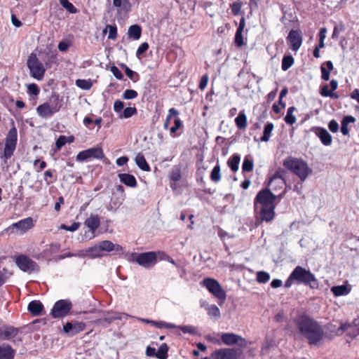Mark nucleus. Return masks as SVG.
Returning a JSON list of instances; mask_svg holds the SVG:
<instances>
[{
	"label": "nucleus",
	"mask_w": 359,
	"mask_h": 359,
	"mask_svg": "<svg viewBox=\"0 0 359 359\" xmlns=\"http://www.w3.org/2000/svg\"><path fill=\"white\" fill-rule=\"evenodd\" d=\"M294 323L309 345H318L325 337L321 325L306 312L298 313L294 319Z\"/></svg>",
	"instance_id": "obj_1"
},
{
	"label": "nucleus",
	"mask_w": 359,
	"mask_h": 359,
	"mask_svg": "<svg viewBox=\"0 0 359 359\" xmlns=\"http://www.w3.org/2000/svg\"><path fill=\"white\" fill-rule=\"evenodd\" d=\"M283 165L287 170L298 176L302 182L305 181L309 175L312 173V169L309 168L307 163L302 158L290 156L283 161Z\"/></svg>",
	"instance_id": "obj_2"
},
{
	"label": "nucleus",
	"mask_w": 359,
	"mask_h": 359,
	"mask_svg": "<svg viewBox=\"0 0 359 359\" xmlns=\"http://www.w3.org/2000/svg\"><path fill=\"white\" fill-rule=\"evenodd\" d=\"M61 107L62 100H60L59 95L53 93L48 102H44L36 107V112L39 116L47 118L59 111Z\"/></svg>",
	"instance_id": "obj_3"
},
{
	"label": "nucleus",
	"mask_w": 359,
	"mask_h": 359,
	"mask_svg": "<svg viewBox=\"0 0 359 359\" xmlns=\"http://www.w3.org/2000/svg\"><path fill=\"white\" fill-rule=\"evenodd\" d=\"M292 278H295L298 283L309 285L312 289L317 288L318 282L313 273L302 266H296L292 272Z\"/></svg>",
	"instance_id": "obj_4"
},
{
	"label": "nucleus",
	"mask_w": 359,
	"mask_h": 359,
	"mask_svg": "<svg viewBox=\"0 0 359 359\" xmlns=\"http://www.w3.org/2000/svg\"><path fill=\"white\" fill-rule=\"evenodd\" d=\"M12 124L14 125V122H12ZM18 141V131L17 128L15 126L9 130L8 133L6 135L5 139V148L4 150L3 156H1V158L4 159V162L6 163V161L10 158L16 148Z\"/></svg>",
	"instance_id": "obj_5"
},
{
	"label": "nucleus",
	"mask_w": 359,
	"mask_h": 359,
	"mask_svg": "<svg viewBox=\"0 0 359 359\" xmlns=\"http://www.w3.org/2000/svg\"><path fill=\"white\" fill-rule=\"evenodd\" d=\"M27 65L29 69L30 75L39 81L42 80L44 76L46 69L35 54L32 53L29 56Z\"/></svg>",
	"instance_id": "obj_6"
},
{
	"label": "nucleus",
	"mask_w": 359,
	"mask_h": 359,
	"mask_svg": "<svg viewBox=\"0 0 359 359\" xmlns=\"http://www.w3.org/2000/svg\"><path fill=\"white\" fill-rule=\"evenodd\" d=\"M276 196L267 189H262L257 194L255 201V208L258 210L259 207L276 206Z\"/></svg>",
	"instance_id": "obj_7"
},
{
	"label": "nucleus",
	"mask_w": 359,
	"mask_h": 359,
	"mask_svg": "<svg viewBox=\"0 0 359 359\" xmlns=\"http://www.w3.org/2000/svg\"><path fill=\"white\" fill-rule=\"evenodd\" d=\"M15 263L20 269L28 273L38 272L39 271L38 264L32 259L24 255L17 257Z\"/></svg>",
	"instance_id": "obj_8"
},
{
	"label": "nucleus",
	"mask_w": 359,
	"mask_h": 359,
	"mask_svg": "<svg viewBox=\"0 0 359 359\" xmlns=\"http://www.w3.org/2000/svg\"><path fill=\"white\" fill-rule=\"evenodd\" d=\"M203 285L208 290V291L212 294L215 297L220 300H224L226 299V292L222 287L220 284L211 278H206L203 280Z\"/></svg>",
	"instance_id": "obj_9"
},
{
	"label": "nucleus",
	"mask_w": 359,
	"mask_h": 359,
	"mask_svg": "<svg viewBox=\"0 0 359 359\" xmlns=\"http://www.w3.org/2000/svg\"><path fill=\"white\" fill-rule=\"evenodd\" d=\"M72 304L68 299L56 302L52 309L51 315L54 318H60L67 316L71 311Z\"/></svg>",
	"instance_id": "obj_10"
},
{
	"label": "nucleus",
	"mask_w": 359,
	"mask_h": 359,
	"mask_svg": "<svg viewBox=\"0 0 359 359\" xmlns=\"http://www.w3.org/2000/svg\"><path fill=\"white\" fill-rule=\"evenodd\" d=\"M133 260L139 265L149 268L156 262V255L154 252H142L140 254L134 253L132 255Z\"/></svg>",
	"instance_id": "obj_11"
},
{
	"label": "nucleus",
	"mask_w": 359,
	"mask_h": 359,
	"mask_svg": "<svg viewBox=\"0 0 359 359\" xmlns=\"http://www.w3.org/2000/svg\"><path fill=\"white\" fill-rule=\"evenodd\" d=\"M288 46L292 51L297 52L302 44V36L300 31L291 29L286 38Z\"/></svg>",
	"instance_id": "obj_12"
},
{
	"label": "nucleus",
	"mask_w": 359,
	"mask_h": 359,
	"mask_svg": "<svg viewBox=\"0 0 359 359\" xmlns=\"http://www.w3.org/2000/svg\"><path fill=\"white\" fill-rule=\"evenodd\" d=\"M104 157L102 149L99 147L90 148L82 151H80L76 156V161H83L90 158H95L101 159Z\"/></svg>",
	"instance_id": "obj_13"
},
{
	"label": "nucleus",
	"mask_w": 359,
	"mask_h": 359,
	"mask_svg": "<svg viewBox=\"0 0 359 359\" xmlns=\"http://www.w3.org/2000/svg\"><path fill=\"white\" fill-rule=\"evenodd\" d=\"M222 341L228 346L238 344L240 346H244L246 344V340L233 333H223L221 335Z\"/></svg>",
	"instance_id": "obj_14"
},
{
	"label": "nucleus",
	"mask_w": 359,
	"mask_h": 359,
	"mask_svg": "<svg viewBox=\"0 0 359 359\" xmlns=\"http://www.w3.org/2000/svg\"><path fill=\"white\" fill-rule=\"evenodd\" d=\"M285 170L279 168L274 175L270 178L268 185L274 191L277 190V187L274 186L275 182L278 183L280 188H283L285 184Z\"/></svg>",
	"instance_id": "obj_15"
},
{
	"label": "nucleus",
	"mask_w": 359,
	"mask_h": 359,
	"mask_svg": "<svg viewBox=\"0 0 359 359\" xmlns=\"http://www.w3.org/2000/svg\"><path fill=\"white\" fill-rule=\"evenodd\" d=\"M238 351L233 348H221L211 355V359H236Z\"/></svg>",
	"instance_id": "obj_16"
},
{
	"label": "nucleus",
	"mask_w": 359,
	"mask_h": 359,
	"mask_svg": "<svg viewBox=\"0 0 359 359\" xmlns=\"http://www.w3.org/2000/svg\"><path fill=\"white\" fill-rule=\"evenodd\" d=\"M311 130L319 137L322 144L325 146H330L332 142V137L328 131L322 127H313Z\"/></svg>",
	"instance_id": "obj_17"
},
{
	"label": "nucleus",
	"mask_w": 359,
	"mask_h": 359,
	"mask_svg": "<svg viewBox=\"0 0 359 359\" xmlns=\"http://www.w3.org/2000/svg\"><path fill=\"white\" fill-rule=\"evenodd\" d=\"M85 328V324L83 323H69L67 322L63 325V331L70 336H74L77 333L83 331Z\"/></svg>",
	"instance_id": "obj_18"
},
{
	"label": "nucleus",
	"mask_w": 359,
	"mask_h": 359,
	"mask_svg": "<svg viewBox=\"0 0 359 359\" xmlns=\"http://www.w3.org/2000/svg\"><path fill=\"white\" fill-rule=\"evenodd\" d=\"M19 330L12 326H4L0 328V339L10 340L18 335Z\"/></svg>",
	"instance_id": "obj_19"
},
{
	"label": "nucleus",
	"mask_w": 359,
	"mask_h": 359,
	"mask_svg": "<svg viewBox=\"0 0 359 359\" xmlns=\"http://www.w3.org/2000/svg\"><path fill=\"white\" fill-rule=\"evenodd\" d=\"M276 206L259 207V215L262 221L271 222L275 217Z\"/></svg>",
	"instance_id": "obj_20"
},
{
	"label": "nucleus",
	"mask_w": 359,
	"mask_h": 359,
	"mask_svg": "<svg viewBox=\"0 0 359 359\" xmlns=\"http://www.w3.org/2000/svg\"><path fill=\"white\" fill-rule=\"evenodd\" d=\"M34 226L33 219L32 217H27L21 219L19 222L12 224V228L19 229L20 231H25L31 229Z\"/></svg>",
	"instance_id": "obj_21"
},
{
	"label": "nucleus",
	"mask_w": 359,
	"mask_h": 359,
	"mask_svg": "<svg viewBox=\"0 0 359 359\" xmlns=\"http://www.w3.org/2000/svg\"><path fill=\"white\" fill-rule=\"evenodd\" d=\"M15 353V350L10 345H0V359H14Z\"/></svg>",
	"instance_id": "obj_22"
},
{
	"label": "nucleus",
	"mask_w": 359,
	"mask_h": 359,
	"mask_svg": "<svg viewBox=\"0 0 359 359\" xmlns=\"http://www.w3.org/2000/svg\"><path fill=\"white\" fill-rule=\"evenodd\" d=\"M245 26V18L242 17L240 20L239 26L237 28L236 35H235V43L238 47H241L244 44L243 37V31Z\"/></svg>",
	"instance_id": "obj_23"
},
{
	"label": "nucleus",
	"mask_w": 359,
	"mask_h": 359,
	"mask_svg": "<svg viewBox=\"0 0 359 359\" xmlns=\"http://www.w3.org/2000/svg\"><path fill=\"white\" fill-rule=\"evenodd\" d=\"M99 243L100 245V248L102 252H121L123 250L122 247L120 245L114 244L110 241H102Z\"/></svg>",
	"instance_id": "obj_24"
},
{
	"label": "nucleus",
	"mask_w": 359,
	"mask_h": 359,
	"mask_svg": "<svg viewBox=\"0 0 359 359\" xmlns=\"http://www.w3.org/2000/svg\"><path fill=\"white\" fill-rule=\"evenodd\" d=\"M119 180L125 185L130 187H135L137 186V181L135 177L128 173H120L118 175Z\"/></svg>",
	"instance_id": "obj_25"
},
{
	"label": "nucleus",
	"mask_w": 359,
	"mask_h": 359,
	"mask_svg": "<svg viewBox=\"0 0 359 359\" xmlns=\"http://www.w3.org/2000/svg\"><path fill=\"white\" fill-rule=\"evenodd\" d=\"M334 66L332 61L328 60L325 62L320 67L321 79L323 81H328L330 79V72L333 70Z\"/></svg>",
	"instance_id": "obj_26"
},
{
	"label": "nucleus",
	"mask_w": 359,
	"mask_h": 359,
	"mask_svg": "<svg viewBox=\"0 0 359 359\" xmlns=\"http://www.w3.org/2000/svg\"><path fill=\"white\" fill-rule=\"evenodd\" d=\"M351 291V286L347 285H337L331 287V292L335 297L347 295Z\"/></svg>",
	"instance_id": "obj_27"
},
{
	"label": "nucleus",
	"mask_w": 359,
	"mask_h": 359,
	"mask_svg": "<svg viewBox=\"0 0 359 359\" xmlns=\"http://www.w3.org/2000/svg\"><path fill=\"white\" fill-rule=\"evenodd\" d=\"M84 224L90 229L92 233H94L100 225V217L97 215H91L86 219Z\"/></svg>",
	"instance_id": "obj_28"
},
{
	"label": "nucleus",
	"mask_w": 359,
	"mask_h": 359,
	"mask_svg": "<svg viewBox=\"0 0 359 359\" xmlns=\"http://www.w3.org/2000/svg\"><path fill=\"white\" fill-rule=\"evenodd\" d=\"M28 311L34 316H39L43 309V306L39 301H32L28 304Z\"/></svg>",
	"instance_id": "obj_29"
},
{
	"label": "nucleus",
	"mask_w": 359,
	"mask_h": 359,
	"mask_svg": "<svg viewBox=\"0 0 359 359\" xmlns=\"http://www.w3.org/2000/svg\"><path fill=\"white\" fill-rule=\"evenodd\" d=\"M142 28L138 25H133L129 27L128 35L133 40H138L141 37Z\"/></svg>",
	"instance_id": "obj_30"
},
{
	"label": "nucleus",
	"mask_w": 359,
	"mask_h": 359,
	"mask_svg": "<svg viewBox=\"0 0 359 359\" xmlns=\"http://www.w3.org/2000/svg\"><path fill=\"white\" fill-rule=\"evenodd\" d=\"M355 121V118L352 116H346L343 118L341 121V132L344 135L346 136L349 135L348 124L354 123Z\"/></svg>",
	"instance_id": "obj_31"
},
{
	"label": "nucleus",
	"mask_w": 359,
	"mask_h": 359,
	"mask_svg": "<svg viewBox=\"0 0 359 359\" xmlns=\"http://www.w3.org/2000/svg\"><path fill=\"white\" fill-rule=\"evenodd\" d=\"M136 165L143 171H149L150 167L147 163L144 156L141 153H138L135 158Z\"/></svg>",
	"instance_id": "obj_32"
},
{
	"label": "nucleus",
	"mask_w": 359,
	"mask_h": 359,
	"mask_svg": "<svg viewBox=\"0 0 359 359\" xmlns=\"http://www.w3.org/2000/svg\"><path fill=\"white\" fill-rule=\"evenodd\" d=\"M87 252L89 254V258L94 259L97 257H101L103 256L102 249L100 243L93 247L87 248Z\"/></svg>",
	"instance_id": "obj_33"
},
{
	"label": "nucleus",
	"mask_w": 359,
	"mask_h": 359,
	"mask_svg": "<svg viewBox=\"0 0 359 359\" xmlns=\"http://www.w3.org/2000/svg\"><path fill=\"white\" fill-rule=\"evenodd\" d=\"M359 335V320L357 319H355L352 323L351 326L349 328L348 332H347V336L349 337L354 339L357 336Z\"/></svg>",
	"instance_id": "obj_34"
},
{
	"label": "nucleus",
	"mask_w": 359,
	"mask_h": 359,
	"mask_svg": "<svg viewBox=\"0 0 359 359\" xmlns=\"http://www.w3.org/2000/svg\"><path fill=\"white\" fill-rule=\"evenodd\" d=\"M201 306L205 307V309L208 311V314L211 317H215V318H220L221 313L219 308L216 305H208L207 306H205V303L201 304Z\"/></svg>",
	"instance_id": "obj_35"
},
{
	"label": "nucleus",
	"mask_w": 359,
	"mask_h": 359,
	"mask_svg": "<svg viewBox=\"0 0 359 359\" xmlns=\"http://www.w3.org/2000/svg\"><path fill=\"white\" fill-rule=\"evenodd\" d=\"M320 93L323 97H331L332 99H339V96L337 93H335L334 92H332L329 90V86L328 84H325L321 86Z\"/></svg>",
	"instance_id": "obj_36"
},
{
	"label": "nucleus",
	"mask_w": 359,
	"mask_h": 359,
	"mask_svg": "<svg viewBox=\"0 0 359 359\" xmlns=\"http://www.w3.org/2000/svg\"><path fill=\"white\" fill-rule=\"evenodd\" d=\"M294 60L291 55H284L282 60L281 68L283 71H287L294 64Z\"/></svg>",
	"instance_id": "obj_37"
},
{
	"label": "nucleus",
	"mask_w": 359,
	"mask_h": 359,
	"mask_svg": "<svg viewBox=\"0 0 359 359\" xmlns=\"http://www.w3.org/2000/svg\"><path fill=\"white\" fill-rule=\"evenodd\" d=\"M297 109L294 107H290L287 109V114L284 118L285 121L288 125H293L297 119L294 115H293V112L295 111Z\"/></svg>",
	"instance_id": "obj_38"
},
{
	"label": "nucleus",
	"mask_w": 359,
	"mask_h": 359,
	"mask_svg": "<svg viewBox=\"0 0 359 359\" xmlns=\"http://www.w3.org/2000/svg\"><path fill=\"white\" fill-rule=\"evenodd\" d=\"M273 129V124L272 123H268L264 126V133H263V135L261 137L260 140L262 142L269 141Z\"/></svg>",
	"instance_id": "obj_39"
},
{
	"label": "nucleus",
	"mask_w": 359,
	"mask_h": 359,
	"mask_svg": "<svg viewBox=\"0 0 359 359\" xmlns=\"http://www.w3.org/2000/svg\"><path fill=\"white\" fill-rule=\"evenodd\" d=\"M246 121L247 117L244 111H241L235 119L236 126L240 129L244 128L245 127Z\"/></svg>",
	"instance_id": "obj_40"
},
{
	"label": "nucleus",
	"mask_w": 359,
	"mask_h": 359,
	"mask_svg": "<svg viewBox=\"0 0 359 359\" xmlns=\"http://www.w3.org/2000/svg\"><path fill=\"white\" fill-rule=\"evenodd\" d=\"M240 156L233 154V156L228 161V165L232 171L235 172L238 169V164L240 163Z\"/></svg>",
	"instance_id": "obj_41"
},
{
	"label": "nucleus",
	"mask_w": 359,
	"mask_h": 359,
	"mask_svg": "<svg viewBox=\"0 0 359 359\" xmlns=\"http://www.w3.org/2000/svg\"><path fill=\"white\" fill-rule=\"evenodd\" d=\"M168 346L166 344H163L156 351V358L158 359H167Z\"/></svg>",
	"instance_id": "obj_42"
},
{
	"label": "nucleus",
	"mask_w": 359,
	"mask_h": 359,
	"mask_svg": "<svg viewBox=\"0 0 359 359\" xmlns=\"http://www.w3.org/2000/svg\"><path fill=\"white\" fill-rule=\"evenodd\" d=\"M114 6L120 8L119 12L123 11L126 13H128L131 9V4L128 0H120V4Z\"/></svg>",
	"instance_id": "obj_43"
},
{
	"label": "nucleus",
	"mask_w": 359,
	"mask_h": 359,
	"mask_svg": "<svg viewBox=\"0 0 359 359\" xmlns=\"http://www.w3.org/2000/svg\"><path fill=\"white\" fill-rule=\"evenodd\" d=\"M178 115H179V112L177 109H175V108L170 109L168 111V114L167 115L166 119L163 124L164 128L168 129L171 118L173 116H177Z\"/></svg>",
	"instance_id": "obj_44"
},
{
	"label": "nucleus",
	"mask_w": 359,
	"mask_h": 359,
	"mask_svg": "<svg viewBox=\"0 0 359 359\" xmlns=\"http://www.w3.org/2000/svg\"><path fill=\"white\" fill-rule=\"evenodd\" d=\"M60 4L63 8H65L69 13H76L77 12V9L76 7L70 3L68 0H59Z\"/></svg>",
	"instance_id": "obj_45"
},
{
	"label": "nucleus",
	"mask_w": 359,
	"mask_h": 359,
	"mask_svg": "<svg viewBox=\"0 0 359 359\" xmlns=\"http://www.w3.org/2000/svg\"><path fill=\"white\" fill-rule=\"evenodd\" d=\"M210 179L215 182H218L221 180L220 167L219 165H216L213 168L210 174Z\"/></svg>",
	"instance_id": "obj_46"
},
{
	"label": "nucleus",
	"mask_w": 359,
	"mask_h": 359,
	"mask_svg": "<svg viewBox=\"0 0 359 359\" xmlns=\"http://www.w3.org/2000/svg\"><path fill=\"white\" fill-rule=\"evenodd\" d=\"M137 114L135 107H126L123 109L122 114L119 115L121 118H128Z\"/></svg>",
	"instance_id": "obj_47"
},
{
	"label": "nucleus",
	"mask_w": 359,
	"mask_h": 359,
	"mask_svg": "<svg viewBox=\"0 0 359 359\" xmlns=\"http://www.w3.org/2000/svg\"><path fill=\"white\" fill-rule=\"evenodd\" d=\"M270 279V275L266 271H258L257 273V280L259 283H266Z\"/></svg>",
	"instance_id": "obj_48"
},
{
	"label": "nucleus",
	"mask_w": 359,
	"mask_h": 359,
	"mask_svg": "<svg viewBox=\"0 0 359 359\" xmlns=\"http://www.w3.org/2000/svg\"><path fill=\"white\" fill-rule=\"evenodd\" d=\"M76 85L83 90H89L92 87L90 81L86 79H77L76 81Z\"/></svg>",
	"instance_id": "obj_49"
},
{
	"label": "nucleus",
	"mask_w": 359,
	"mask_h": 359,
	"mask_svg": "<svg viewBox=\"0 0 359 359\" xmlns=\"http://www.w3.org/2000/svg\"><path fill=\"white\" fill-rule=\"evenodd\" d=\"M151 324L158 328H176L177 325L172 323H167L163 321H151Z\"/></svg>",
	"instance_id": "obj_50"
},
{
	"label": "nucleus",
	"mask_w": 359,
	"mask_h": 359,
	"mask_svg": "<svg viewBox=\"0 0 359 359\" xmlns=\"http://www.w3.org/2000/svg\"><path fill=\"white\" fill-rule=\"evenodd\" d=\"M178 329L182 330L184 333H189L191 334H196L197 329L196 327L191 325H179L177 326Z\"/></svg>",
	"instance_id": "obj_51"
},
{
	"label": "nucleus",
	"mask_w": 359,
	"mask_h": 359,
	"mask_svg": "<svg viewBox=\"0 0 359 359\" xmlns=\"http://www.w3.org/2000/svg\"><path fill=\"white\" fill-rule=\"evenodd\" d=\"M137 96V93L134 90L127 89L123 94V98L125 100L134 99Z\"/></svg>",
	"instance_id": "obj_52"
},
{
	"label": "nucleus",
	"mask_w": 359,
	"mask_h": 359,
	"mask_svg": "<svg viewBox=\"0 0 359 359\" xmlns=\"http://www.w3.org/2000/svg\"><path fill=\"white\" fill-rule=\"evenodd\" d=\"M106 29H109V35L108 39H116L117 37V28L116 26L113 25H107Z\"/></svg>",
	"instance_id": "obj_53"
},
{
	"label": "nucleus",
	"mask_w": 359,
	"mask_h": 359,
	"mask_svg": "<svg viewBox=\"0 0 359 359\" xmlns=\"http://www.w3.org/2000/svg\"><path fill=\"white\" fill-rule=\"evenodd\" d=\"M67 142V137L65 135H60L55 142L57 150L60 149Z\"/></svg>",
	"instance_id": "obj_54"
},
{
	"label": "nucleus",
	"mask_w": 359,
	"mask_h": 359,
	"mask_svg": "<svg viewBox=\"0 0 359 359\" xmlns=\"http://www.w3.org/2000/svg\"><path fill=\"white\" fill-rule=\"evenodd\" d=\"M27 92L30 95H37L39 90L35 83H31L27 86Z\"/></svg>",
	"instance_id": "obj_55"
},
{
	"label": "nucleus",
	"mask_w": 359,
	"mask_h": 359,
	"mask_svg": "<svg viewBox=\"0 0 359 359\" xmlns=\"http://www.w3.org/2000/svg\"><path fill=\"white\" fill-rule=\"evenodd\" d=\"M241 2L240 1H235L233 2L232 4H231V11H232V13L234 14V15H238L240 13V11H241Z\"/></svg>",
	"instance_id": "obj_56"
},
{
	"label": "nucleus",
	"mask_w": 359,
	"mask_h": 359,
	"mask_svg": "<svg viewBox=\"0 0 359 359\" xmlns=\"http://www.w3.org/2000/svg\"><path fill=\"white\" fill-rule=\"evenodd\" d=\"M110 70L113 75L118 80H122L123 78V75L122 72L118 69L117 67L113 65L111 67Z\"/></svg>",
	"instance_id": "obj_57"
},
{
	"label": "nucleus",
	"mask_w": 359,
	"mask_h": 359,
	"mask_svg": "<svg viewBox=\"0 0 359 359\" xmlns=\"http://www.w3.org/2000/svg\"><path fill=\"white\" fill-rule=\"evenodd\" d=\"M121 67L124 69L125 70V72H126V74L130 79H133L134 78V76H138V74L131 70L128 66H126V65L124 64H122L121 65Z\"/></svg>",
	"instance_id": "obj_58"
},
{
	"label": "nucleus",
	"mask_w": 359,
	"mask_h": 359,
	"mask_svg": "<svg viewBox=\"0 0 359 359\" xmlns=\"http://www.w3.org/2000/svg\"><path fill=\"white\" fill-rule=\"evenodd\" d=\"M149 48V44L147 42L142 43L137 50L136 55L140 57L144 53H145Z\"/></svg>",
	"instance_id": "obj_59"
},
{
	"label": "nucleus",
	"mask_w": 359,
	"mask_h": 359,
	"mask_svg": "<svg viewBox=\"0 0 359 359\" xmlns=\"http://www.w3.org/2000/svg\"><path fill=\"white\" fill-rule=\"evenodd\" d=\"M328 128L332 133H337L339 130V124L336 120L332 119L328 123Z\"/></svg>",
	"instance_id": "obj_60"
},
{
	"label": "nucleus",
	"mask_w": 359,
	"mask_h": 359,
	"mask_svg": "<svg viewBox=\"0 0 359 359\" xmlns=\"http://www.w3.org/2000/svg\"><path fill=\"white\" fill-rule=\"evenodd\" d=\"M170 179L173 181H179L181 179L180 170L178 169L172 170L170 172Z\"/></svg>",
	"instance_id": "obj_61"
},
{
	"label": "nucleus",
	"mask_w": 359,
	"mask_h": 359,
	"mask_svg": "<svg viewBox=\"0 0 359 359\" xmlns=\"http://www.w3.org/2000/svg\"><path fill=\"white\" fill-rule=\"evenodd\" d=\"M124 107V103L121 100H116L114 102V109L116 112L119 113L121 112Z\"/></svg>",
	"instance_id": "obj_62"
},
{
	"label": "nucleus",
	"mask_w": 359,
	"mask_h": 359,
	"mask_svg": "<svg viewBox=\"0 0 359 359\" xmlns=\"http://www.w3.org/2000/svg\"><path fill=\"white\" fill-rule=\"evenodd\" d=\"M343 30L344 26L342 25H341L339 27L338 25L334 26L332 35V39H337L339 37V32Z\"/></svg>",
	"instance_id": "obj_63"
},
{
	"label": "nucleus",
	"mask_w": 359,
	"mask_h": 359,
	"mask_svg": "<svg viewBox=\"0 0 359 359\" xmlns=\"http://www.w3.org/2000/svg\"><path fill=\"white\" fill-rule=\"evenodd\" d=\"M208 76L207 74L203 75L199 83V88L201 90H203L208 85Z\"/></svg>",
	"instance_id": "obj_64"
}]
</instances>
